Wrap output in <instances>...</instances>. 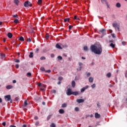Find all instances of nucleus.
Listing matches in <instances>:
<instances>
[{"label": "nucleus", "mask_w": 127, "mask_h": 127, "mask_svg": "<svg viewBox=\"0 0 127 127\" xmlns=\"http://www.w3.org/2000/svg\"><path fill=\"white\" fill-rule=\"evenodd\" d=\"M110 46H111V47H112V48H115V46H116V45L113 43H111Z\"/></svg>", "instance_id": "22"}, {"label": "nucleus", "mask_w": 127, "mask_h": 127, "mask_svg": "<svg viewBox=\"0 0 127 127\" xmlns=\"http://www.w3.org/2000/svg\"><path fill=\"white\" fill-rule=\"evenodd\" d=\"M27 77H31V73L30 72H28L27 74Z\"/></svg>", "instance_id": "31"}, {"label": "nucleus", "mask_w": 127, "mask_h": 127, "mask_svg": "<svg viewBox=\"0 0 127 127\" xmlns=\"http://www.w3.org/2000/svg\"><path fill=\"white\" fill-rule=\"evenodd\" d=\"M51 127H56V125L54 123H52L51 125H50Z\"/></svg>", "instance_id": "27"}, {"label": "nucleus", "mask_w": 127, "mask_h": 127, "mask_svg": "<svg viewBox=\"0 0 127 127\" xmlns=\"http://www.w3.org/2000/svg\"><path fill=\"white\" fill-rule=\"evenodd\" d=\"M118 29V30L119 31H120V26L119 25H118V26H117V27H116V29Z\"/></svg>", "instance_id": "49"}, {"label": "nucleus", "mask_w": 127, "mask_h": 127, "mask_svg": "<svg viewBox=\"0 0 127 127\" xmlns=\"http://www.w3.org/2000/svg\"><path fill=\"white\" fill-rule=\"evenodd\" d=\"M50 119H51V115H49L47 117V121H49Z\"/></svg>", "instance_id": "39"}, {"label": "nucleus", "mask_w": 127, "mask_h": 127, "mask_svg": "<svg viewBox=\"0 0 127 127\" xmlns=\"http://www.w3.org/2000/svg\"><path fill=\"white\" fill-rule=\"evenodd\" d=\"M85 90H86V88H85V87H83V88L81 89V93H83V92H85Z\"/></svg>", "instance_id": "30"}, {"label": "nucleus", "mask_w": 127, "mask_h": 127, "mask_svg": "<svg viewBox=\"0 0 127 127\" xmlns=\"http://www.w3.org/2000/svg\"><path fill=\"white\" fill-rule=\"evenodd\" d=\"M46 73H51V70L50 69H49L48 70H45V71Z\"/></svg>", "instance_id": "41"}, {"label": "nucleus", "mask_w": 127, "mask_h": 127, "mask_svg": "<svg viewBox=\"0 0 127 127\" xmlns=\"http://www.w3.org/2000/svg\"><path fill=\"white\" fill-rule=\"evenodd\" d=\"M14 22L15 23H18V19H15V20H14Z\"/></svg>", "instance_id": "36"}, {"label": "nucleus", "mask_w": 127, "mask_h": 127, "mask_svg": "<svg viewBox=\"0 0 127 127\" xmlns=\"http://www.w3.org/2000/svg\"><path fill=\"white\" fill-rule=\"evenodd\" d=\"M84 88H85V90H86V89H88V88H89V86L86 85V86H85V87H84Z\"/></svg>", "instance_id": "62"}, {"label": "nucleus", "mask_w": 127, "mask_h": 127, "mask_svg": "<svg viewBox=\"0 0 127 127\" xmlns=\"http://www.w3.org/2000/svg\"><path fill=\"white\" fill-rule=\"evenodd\" d=\"M99 33H102L103 35H106L107 34V33L106 32V29H102L100 30H99Z\"/></svg>", "instance_id": "5"}, {"label": "nucleus", "mask_w": 127, "mask_h": 127, "mask_svg": "<svg viewBox=\"0 0 127 127\" xmlns=\"http://www.w3.org/2000/svg\"><path fill=\"white\" fill-rule=\"evenodd\" d=\"M34 119L36 120H38V117L37 116H36L34 117Z\"/></svg>", "instance_id": "60"}, {"label": "nucleus", "mask_w": 127, "mask_h": 127, "mask_svg": "<svg viewBox=\"0 0 127 127\" xmlns=\"http://www.w3.org/2000/svg\"><path fill=\"white\" fill-rule=\"evenodd\" d=\"M19 40L20 41H24V38H23L22 36H21L19 38Z\"/></svg>", "instance_id": "25"}, {"label": "nucleus", "mask_w": 127, "mask_h": 127, "mask_svg": "<svg viewBox=\"0 0 127 127\" xmlns=\"http://www.w3.org/2000/svg\"><path fill=\"white\" fill-rule=\"evenodd\" d=\"M78 64L80 67L82 66V65H83V64L82 63H79Z\"/></svg>", "instance_id": "51"}, {"label": "nucleus", "mask_w": 127, "mask_h": 127, "mask_svg": "<svg viewBox=\"0 0 127 127\" xmlns=\"http://www.w3.org/2000/svg\"><path fill=\"white\" fill-rule=\"evenodd\" d=\"M5 122H3L2 123V126H3V127H5Z\"/></svg>", "instance_id": "57"}, {"label": "nucleus", "mask_w": 127, "mask_h": 127, "mask_svg": "<svg viewBox=\"0 0 127 127\" xmlns=\"http://www.w3.org/2000/svg\"><path fill=\"white\" fill-rule=\"evenodd\" d=\"M7 36L9 38H11L12 37V34H11V33H8L7 34Z\"/></svg>", "instance_id": "15"}, {"label": "nucleus", "mask_w": 127, "mask_h": 127, "mask_svg": "<svg viewBox=\"0 0 127 127\" xmlns=\"http://www.w3.org/2000/svg\"><path fill=\"white\" fill-rule=\"evenodd\" d=\"M12 83L13 84H15V83H16V80H13V81H12Z\"/></svg>", "instance_id": "59"}, {"label": "nucleus", "mask_w": 127, "mask_h": 127, "mask_svg": "<svg viewBox=\"0 0 127 127\" xmlns=\"http://www.w3.org/2000/svg\"><path fill=\"white\" fill-rule=\"evenodd\" d=\"M75 112H79V108L78 107H75Z\"/></svg>", "instance_id": "38"}, {"label": "nucleus", "mask_w": 127, "mask_h": 127, "mask_svg": "<svg viewBox=\"0 0 127 127\" xmlns=\"http://www.w3.org/2000/svg\"><path fill=\"white\" fill-rule=\"evenodd\" d=\"M112 36L113 37V38H115V34H112Z\"/></svg>", "instance_id": "63"}, {"label": "nucleus", "mask_w": 127, "mask_h": 127, "mask_svg": "<svg viewBox=\"0 0 127 127\" xmlns=\"http://www.w3.org/2000/svg\"><path fill=\"white\" fill-rule=\"evenodd\" d=\"M4 99H5L6 102H8L9 101H10V100H11V96L10 95L5 96Z\"/></svg>", "instance_id": "4"}, {"label": "nucleus", "mask_w": 127, "mask_h": 127, "mask_svg": "<svg viewBox=\"0 0 127 127\" xmlns=\"http://www.w3.org/2000/svg\"><path fill=\"white\" fill-rule=\"evenodd\" d=\"M122 44H123V45H124L125 46V45H126V42H125V41L122 42Z\"/></svg>", "instance_id": "52"}, {"label": "nucleus", "mask_w": 127, "mask_h": 127, "mask_svg": "<svg viewBox=\"0 0 127 127\" xmlns=\"http://www.w3.org/2000/svg\"><path fill=\"white\" fill-rule=\"evenodd\" d=\"M14 2L15 4H16V5H18V4L19 3V0H14Z\"/></svg>", "instance_id": "13"}, {"label": "nucleus", "mask_w": 127, "mask_h": 127, "mask_svg": "<svg viewBox=\"0 0 127 127\" xmlns=\"http://www.w3.org/2000/svg\"><path fill=\"white\" fill-rule=\"evenodd\" d=\"M91 87L92 89H94L96 87V84H93L92 85H91Z\"/></svg>", "instance_id": "45"}, {"label": "nucleus", "mask_w": 127, "mask_h": 127, "mask_svg": "<svg viewBox=\"0 0 127 127\" xmlns=\"http://www.w3.org/2000/svg\"><path fill=\"white\" fill-rule=\"evenodd\" d=\"M24 6L25 7H28V6H32V4L29 1H26L24 3Z\"/></svg>", "instance_id": "2"}, {"label": "nucleus", "mask_w": 127, "mask_h": 127, "mask_svg": "<svg viewBox=\"0 0 127 127\" xmlns=\"http://www.w3.org/2000/svg\"><path fill=\"white\" fill-rule=\"evenodd\" d=\"M100 117H101V115H100V114H99L98 113H96L95 114V118L96 119H100Z\"/></svg>", "instance_id": "6"}, {"label": "nucleus", "mask_w": 127, "mask_h": 127, "mask_svg": "<svg viewBox=\"0 0 127 127\" xmlns=\"http://www.w3.org/2000/svg\"><path fill=\"white\" fill-rule=\"evenodd\" d=\"M6 88L8 90H9L10 89H12V88H13V86H12V85H7L6 86Z\"/></svg>", "instance_id": "10"}, {"label": "nucleus", "mask_w": 127, "mask_h": 127, "mask_svg": "<svg viewBox=\"0 0 127 127\" xmlns=\"http://www.w3.org/2000/svg\"><path fill=\"white\" fill-rule=\"evenodd\" d=\"M112 25H113V27H115V29H117V27L118 26V23H113Z\"/></svg>", "instance_id": "14"}, {"label": "nucleus", "mask_w": 127, "mask_h": 127, "mask_svg": "<svg viewBox=\"0 0 127 127\" xmlns=\"http://www.w3.org/2000/svg\"><path fill=\"white\" fill-rule=\"evenodd\" d=\"M38 51H39V49L37 48L36 49L35 53H38Z\"/></svg>", "instance_id": "48"}, {"label": "nucleus", "mask_w": 127, "mask_h": 127, "mask_svg": "<svg viewBox=\"0 0 127 127\" xmlns=\"http://www.w3.org/2000/svg\"><path fill=\"white\" fill-rule=\"evenodd\" d=\"M69 20H70V18H66L64 19V22H67V21L69 22Z\"/></svg>", "instance_id": "21"}, {"label": "nucleus", "mask_w": 127, "mask_h": 127, "mask_svg": "<svg viewBox=\"0 0 127 127\" xmlns=\"http://www.w3.org/2000/svg\"><path fill=\"white\" fill-rule=\"evenodd\" d=\"M14 61L15 62V63H19V62H20V61H19V60H18L17 59H15L14 60Z\"/></svg>", "instance_id": "20"}, {"label": "nucleus", "mask_w": 127, "mask_h": 127, "mask_svg": "<svg viewBox=\"0 0 127 127\" xmlns=\"http://www.w3.org/2000/svg\"><path fill=\"white\" fill-rule=\"evenodd\" d=\"M40 70L43 71V72H45V68L43 67H41L40 68Z\"/></svg>", "instance_id": "26"}, {"label": "nucleus", "mask_w": 127, "mask_h": 127, "mask_svg": "<svg viewBox=\"0 0 127 127\" xmlns=\"http://www.w3.org/2000/svg\"><path fill=\"white\" fill-rule=\"evenodd\" d=\"M29 58H32L33 57V53L32 52H30L29 55Z\"/></svg>", "instance_id": "17"}, {"label": "nucleus", "mask_w": 127, "mask_h": 127, "mask_svg": "<svg viewBox=\"0 0 127 127\" xmlns=\"http://www.w3.org/2000/svg\"><path fill=\"white\" fill-rule=\"evenodd\" d=\"M125 77H126V78H127V70H126V73H125Z\"/></svg>", "instance_id": "58"}, {"label": "nucleus", "mask_w": 127, "mask_h": 127, "mask_svg": "<svg viewBox=\"0 0 127 127\" xmlns=\"http://www.w3.org/2000/svg\"><path fill=\"white\" fill-rule=\"evenodd\" d=\"M82 69V66H79L78 68H77V71H81Z\"/></svg>", "instance_id": "37"}, {"label": "nucleus", "mask_w": 127, "mask_h": 127, "mask_svg": "<svg viewBox=\"0 0 127 127\" xmlns=\"http://www.w3.org/2000/svg\"><path fill=\"white\" fill-rule=\"evenodd\" d=\"M54 57H55L54 54H52L51 55V57L52 58H54Z\"/></svg>", "instance_id": "53"}, {"label": "nucleus", "mask_w": 127, "mask_h": 127, "mask_svg": "<svg viewBox=\"0 0 127 127\" xmlns=\"http://www.w3.org/2000/svg\"><path fill=\"white\" fill-rule=\"evenodd\" d=\"M67 107V104L66 103H64L62 105V108H66Z\"/></svg>", "instance_id": "19"}, {"label": "nucleus", "mask_w": 127, "mask_h": 127, "mask_svg": "<svg viewBox=\"0 0 127 127\" xmlns=\"http://www.w3.org/2000/svg\"><path fill=\"white\" fill-rule=\"evenodd\" d=\"M76 101L77 103H79V104H81V103H84V100L83 99H77Z\"/></svg>", "instance_id": "8"}, {"label": "nucleus", "mask_w": 127, "mask_h": 127, "mask_svg": "<svg viewBox=\"0 0 127 127\" xmlns=\"http://www.w3.org/2000/svg\"><path fill=\"white\" fill-rule=\"evenodd\" d=\"M56 48H58V49H62V47H61V45H60V44H57L56 45Z\"/></svg>", "instance_id": "7"}, {"label": "nucleus", "mask_w": 127, "mask_h": 127, "mask_svg": "<svg viewBox=\"0 0 127 127\" xmlns=\"http://www.w3.org/2000/svg\"><path fill=\"white\" fill-rule=\"evenodd\" d=\"M94 81V78H93V77H90L89 78V82L90 83H93V81Z\"/></svg>", "instance_id": "12"}, {"label": "nucleus", "mask_w": 127, "mask_h": 127, "mask_svg": "<svg viewBox=\"0 0 127 127\" xmlns=\"http://www.w3.org/2000/svg\"><path fill=\"white\" fill-rule=\"evenodd\" d=\"M45 59H46V58H45V57H41L40 58V60H45Z\"/></svg>", "instance_id": "32"}, {"label": "nucleus", "mask_w": 127, "mask_h": 127, "mask_svg": "<svg viewBox=\"0 0 127 127\" xmlns=\"http://www.w3.org/2000/svg\"><path fill=\"white\" fill-rule=\"evenodd\" d=\"M121 3H117V4H116V7H119V8H120V7H121Z\"/></svg>", "instance_id": "24"}, {"label": "nucleus", "mask_w": 127, "mask_h": 127, "mask_svg": "<svg viewBox=\"0 0 127 127\" xmlns=\"http://www.w3.org/2000/svg\"><path fill=\"white\" fill-rule=\"evenodd\" d=\"M77 15H75V16H74V19H75V20H76V19H77Z\"/></svg>", "instance_id": "61"}, {"label": "nucleus", "mask_w": 127, "mask_h": 127, "mask_svg": "<svg viewBox=\"0 0 127 127\" xmlns=\"http://www.w3.org/2000/svg\"><path fill=\"white\" fill-rule=\"evenodd\" d=\"M15 68H16V69H18V68H19V65H18V64H16L15 65Z\"/></svg>", "instance_id": "46"}, {"label": "nucleus", "mask_w": 127, "mask_h": 127, "mask_svg": "<svg viewBox=\"0 0 127 127\" xmlns=\"http://www.w3.org/2000/svg\"><path fill=\"white\" fill-rule=\"evenodd\" d=\"M72 95L74 96H78V95H79V92L77 91L72 92Z\"/></svg>", "instance_id": "11"}, {"label": "nucleus", "mask_w": 127, "mask_h": 127, "mask_svg": "<svg viewBox=\"0 0 127 127\" xmlns=\"http://www.w3.org/2000/svg\"><path fill=\"white\" fill-rule=\"evenodd\" d=\"M13 17H16V18H18V15L17 14L12 15Z\"/></svg>", "instance_id": "44"}, {"label": "nucleus", "mask_w": 127, "mask_h": 127, "mask_svg": "<svg viewBox=\"0 0 127 127\" xmlns=\"http://www.w3.org/2000/svg\"><path fill=\"white\" fill-rule=\"evenodd\" d=\"M71 86L72 88H75V86H76V83L75 82V81L73 80L71 82Z\"/></svg>", "instance_id": "9"}, {"label": "nucleus", "mask_w": 127, "mask_h": 127, "mask_svg": "<svg viewBox=\"0 0 127 127\" xmlns=\"http://www.w3.org/2000/svg\"><path fill=\"white\" fill-rule=\"evenodd\" d=\"M64 48H67V47H68V46L66 45H64L63 46Z\"/></svg>", "instance_id": "55"}, {"label": "nucleus", "mask_w": 127, "mask_h": 127, "mask_svg": "<svg viewBox=\"0 0 127 127\" xmlns=\"http://www.w3.org/2000/svg\"><path fill=\"white\" fill-rule=\"evenodd\" d=\"M38 86L39 87H42V84H41V83H40L38 84Z\"/></svg>", "instance_id": "54"}, {"label": "nucleus", "mask_w": 127, "mask_h": 127, "mask_svg": "<svg viewBox=\"0 0 127 127\" xmlns=\"http://www.w3.org/2000/svg\"><path fill=\"white\" fill-rule=\"evenodd\" d=\"M90 76H91V73L88 72V73L87 74V77H90Z\"/></svg>", "instance_id": "50"}, {"label": "nucleus", "mask_w": 127, "mask_h": 127, "mask_svg": "<svg viewBox=\"0 0 127 127\" xmlns=\"http://www.w3.org/2000/svg\"><path fill=\"white\" fill-rule=\"evenodd\" d=\"M59 113H60V114H64V110L60 109L59 110Z\"/></svg>", "instance_id": "18"}, {"label": "nucleus", "mask_w": 127, "mask_h": 127, "mask_svg": "<svg viewBox=\"0 0 127 127\" xmlns=\"http://www.w3.org/2000/svg\"><path fill=\"white\" fill-rule=\"evenodd\" d=\"M101 2L102 3H105L106 4V3H108V2H107V0H101Z\"/></svg>", "instance_id": "23"}, {"label": "nucleus", "mask_w": 127, "mask_h": 127, "mask_svg": "<svg viewBox=\"0 0 127 127\" xmlns=\"http://www.w3.org/2000/svg\"><path fill=\"white\" fill-rule=\"evenodd\" d=\"M26 106H27V100H25L24 102V105H23V107H26Z\"/></svg>", "instance_id": "16"}, {"label": "nucleus", "mask_w": 127, "mask_h": 127, "mask_svg": "<svg viewBox=\"0 0 127 127\" xmlns=\"http://www.w3.org/2000/svg\"><path fill=\"white\" fill-rule=\"evenodd\" d=\"M83 49L85 51H88V47L87 46L84 47Z\"/></svg>", "instance_id": "28"}, {"label": "nucleus", "mask_w": 127, "mask_h": 127, "mask_svg": "<svg viewBox=\"0 0 127 127\" xmlns=\"http://www.w3.org/2000/svg\"><path fill=\"white\" fill-rule=\"evenodd\" d=\"M23 127H26V125H23Z\"/></svg>", "instance_id": "64"}, {"label": "nucleus", "mask_w": 127, "mask_h": 127, "mask_svg": "<svg viewBox=\"0 0 127 127\" xmlns=\"http://www.w3.org/2000/svg\"><path fill=\"white\" fill-rule=\"evenodd\" d=\"M73 92L72 91V90L70 88H68L67 89L66 94L67 96H71V95H72Z\"/></svg>", "instance_id": "3"}, {"label": "nucleus", "mask_w": 127, "mask_h": 127, "mask_svg": "<svg viewBox=\"0 0 127 127\" xmlns=\"http://www.w3.org/2000/svg\"><path fill=\"white\" fill-rule=\"evenodd\" d=\"M90 50L92 52H93V53L97 54L98 55L102 54V52H103V49L101 45L96 46L95 45H92L90 47Z\"/></svg>", "instance_id": "1"}, {"label": "nucleus", "mask_w": 127, "mask_h": 127, "mask_svg": "<svg viewBox=\"0 0 127 127\" xmlns=\"http://www.w3.org/2000/svg\"><path fill=\"white\" fill-rule=\"evenodd\" d=\"M38 4H40V3H42V0H38Z\"/></svg>", "instance_id": "40"}, {"label": "nucleus", "mask_w": 127, "mask_h": 127, "mask_svg": "<svg viewBox=\"0 0 127 127\" xmlns=\"http://www.w3.org/2000/svg\"><path fill=\"white\" fill-rule=\"evenodd\" d=\"M111 72H109L107 74V76L108 77V78H110L111 76Z\"/></svg>", "instance_id": "29"}, {"label": "nucleus", "mask_w": 127, "mask_h": 127, "mask_svg": "<svg viewBox=\"0 0 127 127\" xmlns=\"http://www.w3.org/2000/svg\"><path fill=\"white\" fill-rule=\"evenodd\" d=\"M58 58L59 60H62V57L61 56H58Z\"/></svg>", "instance_id": "47"}, {"label": "nucleus", "mask_w": 127, "mask_h": 127, "mask_svg": "<svg viewBox=\"0 0 127 127\" xmlns=\"http://www.w3.org/2000/svg\"><path fill=\"white\" fill-rule=\"evenodd\" d=\"M59 81H62L63 80V77H59Z\"/></svg>", "instance_id": "42"}, {"label": "nucleus", "mask_w": 127, "mask_h": 127, "mask_svg": "<svg viewBox=\"0 0 127 127\" xmlns=\"http://www.w3.org/2000/svg\"><path fill=\"white\" fill-rule=\"evenodd\" d=\"M71 28H73V25H69V26H68V29H69V30H71Z\"/></svg>", "instance_id": "34"}, {"label": "nucleus", "mask_w": 127, "mask_h": 127, "mask_svg": "<svg viewBox=\"0 0 127 127\" xmlns=\"http://www.w3.org/2000/svg\"><path fill=\"white\" fill-rule=\"evenodd\" d=\"M27 42H30L31 41V39H30V38H27Z\"/></svg>", "instance_id": "43"}, {"label": "nucleus", "mask_w": 127, "mask_h": 127, "mask_svg": "<svg viewBox=\"0 0 127 127\" xmlns=\"http://www.w3.org/2000/svg\"><path fill=\"white\" fill-rule=\"evenodd\" d=\"M53 94H56V90H53Z\"/></svg>", "instance_id": "56"}, {"label": "nucleus", "mask_w": 127, "mask_h": 127, "mask_svg": "<svg viewBox=\"0 0 127 127\" xmlns=\"http://www.w3.org/2000/svg\"><path fill=\"white\" fill-rule=\"evenodd\" d=\"M35 126H36L37 127H38V126H39V122H36L35 124Z\"/></svg>", "instance_id": "35"}, {"label": "nucleus", "mask_w": 127, "mask_h": 127, "mask_svg": "<svg viewBox=\"0 0 127 127\" xmlns=\"http://www.w3.org/2000/svg\"><path fill=\"white\" fill-rule=\"evenodd\" d=\"M45 38H46V39H48V38H49V34H47L46 35V36H45Z\"/></svg>", "instance_id": "33"}]
</instances>
